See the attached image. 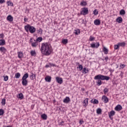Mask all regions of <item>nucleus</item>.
Listing matches in <instances>:
<instances>
[{"label": "nucleus", "mask_w": 127, "mask_h": 127, "mask_svg": "<svg viewBox=\"0 0 127 127\" xmlns=\"http://www.w3.org/2000/svg\"><path fill=\"white\" fill-rule=\"evenodd\" d=\"M41 51L42 54L48 56L51 54L53 50L49 43H43L41 47Z\"/></svg>", "instance_id": "f257e3e1"}, {"label": "nucleus", "mask_w": 127, "mask_h": 127, "mask_svg": "<svg viewBox=\"0 0 127 127\" xmlns=\"http://www.w3.org/2000/svg\"><path fill=\"white\" fill-rule=\"evenodd\" d=\"M94 80H97L96 81V84L98 86H101L102 85V81L106 80L109 81L110 80V77L106 75H103L102 74H98L94 77Z\"/></svg>", "instance_id": "f03ea898"}, {"label": "nucleus", "mask_w": 127, "mask_h": 127, "mask_svg": "<svg viewBox=\"0 0 127 127\" xmlns=\"http://www.w3.org/2000/svg\"><path fill=\"white\" fill-rule=\"evenodd\" d=\"M25 30L26 32H30V33H34L35 31H36V29L32 26H30L29 24H27V25L24 26Z\"/></svg>", "instance_id": "7ed1b4c3"}, {"label": "nucleus", "mask_w": 127, "mask_h": 127, "mask_svg": "<svg viewBox=\"0 0 127 127\" xmlns=\"http://www.w3.org/2000/svg\"><path fill=\"white\" fill-rule=\"evenodd\" d=\"M89 13V10L88 8L84 7L82 8V10L80 12V14H82L83 15H86Z\"/></svg>", "instance_id": "20e7f679"}, {"label": "nucleus", "mask_w": 127, "mask_h": 127, "mask_svg": "<svg viewBox=\"0 0 127 127\" xmlns=\"http://www.w3.org/2000/svg\"><path fill=\"white\" fill-rule=\"evenodd\" d=\"M91 47L92 48H98L100 46V43L97 42L93 44H91Z\"/></svg>", "instance_id": "39448f33"}, {"label": "nucleus", "mask_w": 127, "mask_h": 127, "mask_svg": "<svg viewBox=\"0 0 127 127\" xmlns=\"http://www.w3.org/2000/svg\"><path fill=\"white\" fill-rule=\"evenodd\" d=\"M122 110H123V107H122L121 105H118L115 108V110L117 112H120V111H122Z\"/></svg>", "instance_id": "423d86ee"}, {"label": "nucleus", "mask_w": 127, "mask_h": 127, "mask_svg": "<svg viewBox=\"0 0 127 127\" xmlns=\"http://www.w3.org/2000/svg\"><path fill=\"white\" fill-rule=\"evenodd\" d=\"M56 80L57 83H58L59 84H62V83H63V79H62V78L57 77L56 78Z\"/></svg>", "instance_id": "0eeeda50"}, {"label": "nucleus", "mask_w": 127, "mask_h": 127, "mask_svg": "<svg viewBox=\"0 0 127 127\" xmlns=\"http://www.w3.org/2000/svg\"><path fill=\"white\" fill-rule=\"evenodd\" d=\"M103 101L105 103V104H107V103H109V99L108 97L105 95L102 96Z\"/></svg>", "instance_id": "6e6552de"}, {"label": "nucleus", "mask_w": 127, "mask_h": 127, "mask_svg": "<svg viewBox=\"0 0 127 127\" xmlns=\"http://www.w3.org/2000/svg\"><path fill=\"white\" fill-rule=\"evenodd\" d=\"M6 20H7V21H9L10 22H11L13 21V17H12L11 15H9L6 17Z\"/></svg>", "instance_id": "1a4fd4ad"}, {"label": "nucleus", "mask_w": 127, "mask_h": 127, "mask_svg": "<svg viewBox=\"0 0 127 127\" xmlns=\"http://www.w3.org/2000/svg\"><path fill=\"white\" fill-rule=\"evenodd\" d=\"M28 82L27 81V79H22V85L23 86H27V83Z\"/></svg>", "instance_id": "9d476101"}, {"label": "nucleus", "mask_w": 127, "mask_h": 127, "mask_svg": "<svg viewBox=\"0 0 127 127\" xmlns=\"http://www.w3.org/2000/svg\"><path fill=\"white\" fill-rule=\"evenodd\" d=\"M91 103H92V104H94V105H97L99 104V101L96 99H92L91 100Z\"/></svg>", "instance_id": "9b49d317"}, {"label": "nucleus", "mask_w": 127, "mask_h": 127, "mask_svg": "<svg viewBox=\"0 0 127 127\" xmlns=\"http://www.w3.org/2000/svg\"><path fill=\"white\" fill-rule=\"evenodd\" d=\"M87 73H89V69H88V68L84 67L82 69V73L83 74H87Z\"/></svg>", "instance_id": "f8f14e48"}, {"label": "nucleus", "mask_w": 127, "mask_h": 127, "mask_svg": "<svg viewBox=\"0 0 127 127\" xmlns=\"http://www.w3.org/2000/svg\"><path fill=\"white\" fill-rule=\"evenodd\" d=\"M63 102L64 103H65V104H68V103L70 102V98H69V97H66Z\"/></svg>", "instance_id": "ddd939ff"}, {"label": "nucleus", "mask_w": 127, "mask_h": 127, "mask_svg": "<svg viewBox=\"0 0 127 127\" xmlns=\"http://www.w3.org/2000/svg\"><path fill=\"white\" fill-rule=\"evenodd\" d=\"M45 80L46 82H51V76H47L45 78Z\"/></svg>", "instance_id": "4468645a"}, {"label": "nucleus", "mask_w": 127, "mask_h": 127, "mask_svg": "<svg viewBox=\"0 0 127 127\" xmlns=\"http://www.w3.org/2000/svg\"><path fill=\"white\" fill-rule=\"evenodd\" d=\"M116 21L118 23H122V22H123V18H122V17H118L116 19Z\"/></svg>", "instance_id": "2eb2a0df"}, {"label": "nucleus", "mask_w": 127, "mask_h": 127, "mask_svg": "<svg viewBox=\"0 0 127 127\" xmlns=\"http://www.w3.org/2000/svg\"><path fill=\"white\" fill-rule=\"evenodd\" d=\"M94 24L95 25H100L101 24V21L99 19H96L94 20Z\"/></svg>", "instance_id": "dca6fc26"}, {"label": "nucleus", "mask_w": 127, "mask_h": 127, "mask_svg": "<svg viewBox=\"0 0 127 127\" xmlns=\"http://www.w3.org/2000/svg\"><path fill=\"white\" fill-rule=\"evenodd\" d=\"M5 45V41L3 39L0 40V46H3Z\"/></svg>", "instance_id": "f3484780"}, {"label": "nucleus", "mask_w": 127, "mask_h": 127, "mask_svg": "<svg viewBox=\"0 0 127 127\" xmlns=\"http://www.w3.org/2000/svg\"><path fill=\"white\" fill-rule=\"evenodd\" d=\"M0 51L3 53H5L6 52V49L3 47H1L0 48Z\"/></svg>", "instance_id": "a211bd4d"}, {"label": "nucleus", "mask_w": 127, "mask_h": 127, "mask_svg": "<svg viewBox=\"0 0 127 127\" xmlns=\"http://www.w3.org/2000/svg\"><path fill=\"white\" fill-rule=\"evenodd\" d=\"M28 77H29L28 73H25V74L23 75V76L22 79H24V80H26V79H27V78H28Z\"/></svg>", "instance_id": "6ab92c4d"}, {"label": "nucleus", "mask_w": 127, "mask_h": 127, "mask_svg": "<svg viewBox=\"0 0 127 127\" xmlns=\"http://www.w3.org/2000/svg\"><path fill=\"white\" fill-rule=\"evenodd\" d=\"M88 98H86L83 101V104H84V106L87 107V106H88Z\"/></svg>", "instance_id": "aec40b11"}, {"label": "nucleus", "mask_w": 127, "mask_h": 127, "mask_svg": "<svg viewBox=\"0 0 127 127\" xmlns=\"http://www.w3.org/2000/svg\"><path fill=\"white\" fill-rule=\"evenodd\" d=\"M17 54L18 58H22V56H23V53L22 52H18Z\"/></svg>", "instance_id": "412c9836"}, {"label": "nucleus", "mask_w": 127, "mask_h": 127, "mask_svg": "<svg viewBox=\"0 0 127 127\" xmlns=\"http://www.w3.org/2000/svg\"><path fill=\"white\" fill-rule=\"evenodd\" d=\"M74 33L75 35H79L80 34V29H77L74 30Z\"/></svg>", "instance_id": "4be33fe9"}, {"label": "nucleus", "mask_w": 127, "mask_h": 127, "mask_svg": "<svg viewBox=\"0 0 127 127\" xmlns=\"http://www.w3.org/2000/svg\"><path fill=\"white\" fill-rule=\"evenodd\" d=\"M103 52H104L105 54H108L109 52V50H108V49L104 47H103Z\"/></svg>", "instance_id": "5701e85b"}, {"label": "nucleus", "mask_w": 127, "mask_h": 127, "mask_svg": "<svg viewBox=\"0 0 127 127\" xmlns=\"http://www.w3.org/2000/svg\"><path fill=\"white\" fill-rule=\"evenodd\" d=\"M96 113L98 115H102V109H101V108L97 109Z\"/></svg>", "instance_id": "b1692460"}, {"label": "nucleus", "mask_w": 127, "mask_h": 127, "mask_svg": "<svg viewBox=\"0 0 127 127\" xmlns=\"http://www.w3.org/2000/svg\"><path fill=\"white\" fill-rule=\"evenodd\" d=\"M8 6H13V3L10 0L7 1Z\"/></svg>", "instance_id": "393cba45"}, {"label": "nucleus", "mask_w": 127, "mask_h": 127, "mask_svg": "<svg viewBox=\"0 0 127 127\" xmlns=\"http://www.w3.org/2000/svg\"><path fill=\"white\" fill-rule=\"evenodd\" d=\"M41 118L43 120H47V115L46 114H44L41 115Z\"/></svg>", "instance_id": "a878e982"}, {"label": "nucleus", "mask_w": 127, "mask_h": 127, "mask_svg": "<svg viewBox=\"0 0 127 127\" xmlns=\"http://www.w3.org/2000/svg\"><path fill=\"white\" fill-rule=\"evenodd\" d=\"M120 14H121V15H125V14H126V11L124 9H122L120 11Z\"/></svg>", "instance_id": "bb28decb"}, {"label": "nucleus", "mask_w": 127, "mask_h": 127, "mask_svg": "<svg viewBox=\"0 0 127 127\" xmlns=\"http://www.w3.org/2000/svg\"><path fill=\"white\" fill-rule=\"evenodd\" d=\"M31 45L32 47H36V46L38 45V43H37V42H33L31 43Z\"/></svg>", "instance_id": "cd10ccee"}, {"label": "nucleus", "mask_w": 127, "mask_h": 127, "mask_svg": "<svg viewBox=\"0 0 127 127\" xmlns=\"http://www.w3.org/2000/svg\"><path fill=\"white\" fill-rule=\"evenodd\" d=\"M116 114V112L114 111H111L109 114V116H111L113 117Z\"/></svg>", "instance_id": "c85d7f7f"}, {"label": "nucleus", "mask_w": 127, "mask_h": 127, "mask_svg": "<svg viewBox=\"0 0 127 127\" xmlns=\"http://www.w3.org/2000/svg\"><path fill=\"white\" fill-rule=\"evenodd\" d=\"M80 5H81L82 6H85L87 5V2L84 1H81L80 2Z\"/></svg>", "instance_id": "c756f323"}, {"label": "nucleus", "mask_w": 127, "mask_h": 127, "mask_svg": "<svg viewBox=\"0 0 127 127\" xmlns=\"http://www.w3.org/2000/svg\"><path fill=\"white\" fill-rule=\"evenodd\" d=\"M18 98L20 99V100H22V99H23V94L22 93H19L18 94Z\"/></svg>", "instance_id": "7c9ffc66"}, {"label": "nucleus", "mask_w": 127, "mask_h": 127, "mask_svg": "<svg viewBox=\"0 0 127 127\" xmlns=\"http://www.w3.org/2000/svg\"><path fill=\"white\" fill-rule=\"evenodd\" d=\"M43 40V39L42 38V37H40L37 38V39L36 40V41H38V42H41V41H42Z\"/></svg>", "instance_id": "2f4dec72"}, {"label": "nucleus", "mask_w": 127, "mask_h": 127, "mask_svg": "<svg viewBox=\"0 0 127 127\" xmlns=\"http://www.w3.org/2000/svg\"><path fill=\"white\" fill-rule=\"evenodd\" d=\"M30 54L31 56H35V55H36V52H35V51H31L30 52Z\"/></svg>", "instance_id": "473e14b6"}, {"label": "nucleus", "mask_w": 127, "mask_h": 127, "mask_svg": "<svg viewBox=\"0 0 127 127\" xmlns=\"http://www.w3.org/2000/svg\"><path fill=\"white\" fill-rule=\"evenodd\" d=\"M35 74H33V73H32V75H31L30 76L31 80H34V79H35Z\"/></svg>", "instance_id": "72a5a7b5"}, {"label": "nucleus", "mask_w": 127, "mask_h": 127, "mask_svg": "<svg viewBox=\"0 0 127 127\" xmlns=\"http://www.w3.org/2000/svg\"><path fill=\"white\" fill-rule=\"evenodd\" d=\"M20 73L19 72H17L15 74V77L17 79H18V78H20Z\"/></svg>", "instance_id": "f704fd0d"}, {"label": "nucleus", "mask_w": 127, "mask_h": 127, "mask_svg": "<svg viewBox=\"0 0 127 127\" xmlns=\"http://www.w3.org/2000/svg\"><path fill=\"white\" fill-rule=\"evenodd\" d=\"M62 43H63V44H67L68 43V40L63 39L62 40Z\"/></svg>", "instance_id": "c9c22d12"}, {"label": "nucleus", "mask_w": 127, "mask_h": 127, "mask_svg": "<svg viewBox=\"0 0 127 127\" xmlns=\"http://www.w3.org/2000/svg\"><path fill=\"white\" fill-rule=\"evenodd\" d=\"M43 30L42 29L40 28L39 30H37V33H39V34H42L43 33Z\"/></svg>", "instance_id": "e433bc0d"}, {"label": "nucleus", "mask_w": 127, "mask_h": 127, "mask_svg": "<svg viewBox=\"0 0 127 127\" xmlns=\"http://www.w3.org/2000/svg\"><path fill=\"white\" fill-rule=\"evenodd\" d=\"M3 78H4V81H5V82H6V81H7L8 80V76L7 75H6V76H4L3 75Z\"/></svg>", "instance_id": "4c0bfd02"}, {"label": "nucleus", "mask_w": 127, "mask_h": 127, "mask_svg": "<svg viewBox=\"0 0 127 127\" xmlns=\"http://www.w3.org/2000/svg\"><path fill=\"white\" fill-rule=\"evenodd\" d=\"M119 48H120V46L119 45V44H118V45H115L114 49L115 50H117V49H119Z\"/></svg>", "instance_id": "58836bf2"}, {"label": "nucleus", "mask_w": 127, "mask_h": 127, "mask_svg": "<svg viewBox=\"0 0 127 127\" xmlns=\"http://www.w3.org/2000/svg\"><path fill=\"white\" fill-rule=\"evenodd\" d=\"M77 68H79V71H82L83 70V65L81 64H79L78 67H77Z\"/></svg>", "instance_id": "ea45409f"}, {"label": "nucleus", "mask_w": 127, "mask_h": 127, "mask_svg": "<svg viewBox=\"0 0 127 127\" xmlns=\"http://www.w3.org/2000/svg\"><path fill=\"white\" fill-rule=\"evenodd\" d=\"M1 104L2 106L5 105V99L3 98L2 99Z\"/></svg>", "instance_id": "a19ab883"}, {"label": "nucleus", "mask_w": 127, "mask_h": 127, "mask_svg": "<svg viewBox=\"0 0 127 127\" xmlns=\"http://www.w3.org/2000/svg\"><path fill=\"white\" fill-rule=\"evenodd\" d=\"M3 114H4V111H3V110L0 109V116H3Z\"/></svg>", "instance_id": "79ce46f5"}, {"label": "nucleus", "mask_w": 127, "mask_h": 127, "mask_svg": "<svg viewBox=\"0 0 127 127\" xmlns=\"http://www.w3.org/2000/svg\"><path fill=\"white\" fill-rule=\"evenodd\" d=\"M89 40V41H94V40H95V37H93L92 36H90Z\"/></svg>", "instance_id": "37998d69"}, {"label": "nucleus", "mask_w": 127, "mask_h": 127, "mask_svg": "<svg viewBox=\"0 0 127 127\" xmlns=\"http://www.w3.org/2000/svg\"><path fill=\"white\" fill-rule=\"evenodd\" d=\"M93 14H94V15H98V10L95 9L93 11Z\"/></svg>", "instance_id": "c03bdc74"}, {"label": "nucleus", "mask_w": 127, "mask_h": 127, "mask_svg": "<svg viewBox=\"0 0 127 127\" xmlns=\"http://www.w3.org/2000/svg\"><path fill=\"white\" fill-rule=\"evenodd\" d=\"M118 45H119V47H120V46H125L126 45V43H118Z\"/></svg>", "instance_id": "a18cd8bd"}, {"label": "nucleus", "mask_w": 127, "mask_h": 127, "mask_svg": "<svg viewBox=\"0 0 127 127\" xmlns=\"http://www.w3.org/2000/svg\"><path fill=\"white\" fill-rule=\"evenodd\" d=\"M109 92V89L107 88H105L104 89V94H107V93H108Z\"/></svg>", "instance_id": "49530a36"}, {"label": "nucleus", "mask_w": 127, "mask_h": 127, "mask_svg": "<svg viewBox=\"0 0 127 127\" xmlns=\"http://www.w3.org/2000/svg\"><path fill=\"white\" fill-rule=\"evenodd\" d=\"M120 67L122 68V69H124V68L126 67V64H122L120 65Z\"/></svg>", "instance_id": "de8ad7c7"}, {"label": "nucleus", "mask_w": 127, "mask_h": 127, "mask_svg": "<svg viewBox=\"0 0 127 127\" xmlns=\"http://www.w3.org/2000/svg\"><path fill=\"white\" fill-rule=\"evenodd\" d=\"M49 64H50L51 67H54V66H56V65H55V64H52V63H50Z\"/></svg>", "instance_id": "09e8293b"}, {"label": "nucleus", "mask_w": 127, "mask_h": 127, "mask_svg": "<svg viewBox=\"0 0 127 127\" xmlns=\"http://www.w3.org/2000/svg\"><path fill=\"white\" fill-rule=\"evenodd\" d=\"M4 2H5V0H0V3L2 4V3H4Z\"/></svg>", "instance_id": "8fccbe9b"}, {"label": "nucleus", "mask_w": 127, "mask_h": 127, "mask_svg": "<svg viewBox=\"0 0 127 127\" xmlns=\"http://www.w3.org/2000/svg\"><path fill=\"white\" fill-rule=\"evenodd\" d=\"M105 60H106V62H108V60H109V57H106Z\"/></svg>", "instance_id": "3c124183"}, {"label": "nucleus", "mask_w": 127, "mask_h": 127, "mask_svg": "<svg viewBox=\"0 0 127 127\" xmlns=\"http://www.w3.org/2000/svg\"><path fill=\"white\" fill-rule=\"evenodd\" d=\"M0 37H1V38H3V34H0Z\"/></svg>", "instance_id": "603ef678"}, {"label": "nucleus", "mask_w": 127, "mask_h": 127, "mask_svg": "<svg viewBox=\"0 0 127 127\" xmlns=\"http://www.w3.org/2000/svg\"><path fill=\"white\" fill-rule=\"evenodd\" d=\"M27 20H28V19L26 18H24V21H25V22H26V21H27Z\"/></svg>", "instance_id": "864d4df0"}, {"label": "nucleus", "mask_w": 127, "mask_h": 127, "mask_svg": "<svg viewBox=\"0 0 127 127\" xmlns=\"http://www.w3.org/2000/svg\"><path fill=\"white\" fill-rule=\"evenodd\" d=\"M45 67H46V68H49V67H50V66L48 64H46Z\"/></svg>", "instance_id": "5fc2aeb1"}, {"label": "nucleus", "mask_w": 127, "mask_h": 127, "mask_svg": "<svg viewBox=\"0 0 127 127\" xmlns=\"http://www.w3.org/2000/svg\"><path fill=\"white\" fill-rule=\"evenodd\" d=\"M63 124H64V121H62V122H61L60 123L61 126H63Z\"/></svg>", "instance_id": "6e6d98bb"}, {"label": "nucleus", "mask_w": 127, "mask_h": 127, "mask_svg": "<svg viewBox=\"0 0 127 127\" xmlns=\"http://www.w3.org/2000/svg\"><path fill=\"white\" fill-rule=\"evenodd\" d=\"M109 118L111 119V120H113V116H111V115H109Z\"/></svg>", "instance_id": "4d7b16f0"}, {"label": "nucleus", "mask_w": 127, "mask_h": 127, "mask_svg": "<svg viewBox=\"0 0 127 127\" xmlns=\"http://www.w3.org/2000/svg\"><path fill=\"white\" fill-rule=\"evenodd\" d=\"M30 42L31 44L33 43V42H32V38H31V39H30Z\"/></svg>", "instance_id": "13d9d810"}, {"label": "nucleus", "mask_w": 127, "mask_h": 127, "mask_svg": "<svg viewBox=\"0 0 127 127\" xmlns=\"http://www.w3.org/2000/svg\"><path fill=\"white\" fill-rule=\"evenodd\" d=\"M76 65H78V66H79V65H80V64L78 62H76Z\"/></svg>", "instance_id": "bf43d9fd"}, {"label": "nucleus", "mask_w": 127, "mask_h": 127, "mask_svg": "<svg viewBox=\"0 0 127 127\" xmlns=\"http://www.w3.org/2000/svg\"><path fill=\"white\" fill-rule=\"evenodd\" d=\"M79 124H80V125H82V123L81 121H79Z\"/></svg>", "instance_id": "052dcab7"}, {"label": "nucleus", "mask_w": 127, "mask_h": 127, "mask_svg": "<svg viewBox=\"0 0 127 127\" xmlns=\"http://www.w3.org/2000/svg\"><path fill=\"white\" fill-rule=\"evenodd\" d=\"M28 12H29V10H28Z\"/></svg>", "instance_id": "680f3d73"}]
</instances>
